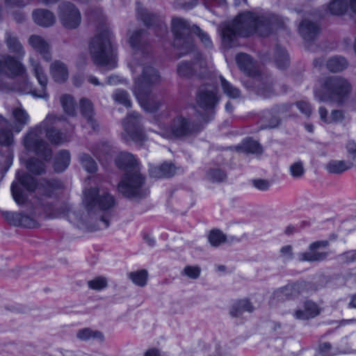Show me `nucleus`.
I'll list each match as a JSON object with an SVG mask.
<instances>
[{"label":"nucleus","mask_w":356,"mask_h":356,"mask_svg":"<svg viewBox=\"0 0 356 356\" xmlns=\"http://www.w3.org/2000/svg\"><path fill=\"white\" fill-rule=\"evenodd\" d=\"M276 17L262 13L246 11L238 14L232 22L221 25L220 31L225 47L236 45L238 36L249 37L254 33L265 37L269 35Z\"/></svg>","instance_id":"nucleus-1"},{"label":"nucleus","mask_w":356,"mask_h":356,"mask_svg":"<svg viewBox=\"0 0 356 356\" xmlns=\"http://www.w3.org/2000/svg\"><path fill=\"white\" fill-rule=\"evenodd\" d=\"M115 163L119 168L127 170L118 184L119 192L131 199L145 197L149 194V190L145 186V178L139 172L138 163L134 155L122 152L115 159Z\"/></svg>","instance_id":"nucleus-2"},{"label":"nucleus","mask_w":356,"mask_h":356,"mask_svg":"<svg viewBox=\"0 0 356 356\" xmlns=\"http://www.w3.org/2000/svg\"><path fill=\"white\" fill-rule=\"evenodd\" d=\"M83 204L88 215L100 222L97 225L87 227L88 231L106 229L109 226L112 209L116 204L112 195L97 188H90L85 191Z\"/></svg>","instance_id":"nucleus-3"},{"label":"nucleus","mask_w":356,"mask_h":356,"mask_svg":"<svg viewBox=\"0 0 356 356\" xmlns=\"http://www.w3.org/2000/svg\"><path fill=\"white\" fill-rule=\"evenodd\" d=\"M113 39V34L110 27L104 24L98 29L89 44L90 54L94 63L107 70L116 67Z\"/></svg>","instance_id":"nucleus-4"},{"label":"nucleus","mask_w":356,"mask_h":356,"mask_svg":"<svg viewBox=\"0 0 356 356\" xmlns=\"http://www.w3.org/2000/svg\"><path fill=\"white\" fill-rule=\"evenodd\" d=\"M64 120H65V118L63 115L48 114L40 124L31 128L25 135L23 139L24 147L29 151L34 152L45 160L50 159L52 154L51 150L49 145L42 138L43 127H47L49 124H55L58 121Z\"/></svg>","instance_id":"nucleus-5"},{"label":"nucleus","mask_w":356,"mask_h":356,"mask_svg":"<svg viewBox=\"0 0 356 356\" xmlns=\"http://www.w3.org/2000/svg\"><path fill=\"white\" fill-rule=\"evenodd\" d=\"M322 87V91L315 92V97L319 102H333L338 104H342L352 90L348 80L340 76L326 78Z\"/></svg>","instance_id":"nucleus-6"},{"label":"nucleus","mask_w":356,"mask_h":356,"mask_svg":"<svg viewBox=\"0 0 356 356\" xmlns=\"http://www.w3.org/2000/svg\"><path fill=\"white\" fill-rule=\"evenodd\" d=\"M201 129L202 126L199 123L177 115L172 120L169 126L161 127L159 134L168 139H183L197 134Z\"/></svg>","instance_id":"nucleus-7"},{"label":"nucleus","mask_w":356,"mask_h":356,"mask_svg":"<svg viewBox=\"0 0 356 356\" xmlns=\"http://www.w3.org/2000/svg\"><path fill=\"white\" fill-rule=\"evenodd\" d=\"M182 17H174L171 20L172 31L175 35L174 44L180 50L181 56L194 51L195 45L192 38L193 26Z\"/></svg>","instance_id":"nucleus-8"},{"label":"nucleus","mask_w":356,"mask_h":356,"mask_svg":"<svg viewBox=\"0 0 356 356\" xmlns=\"http://www.w3.org/2000/svg\"><path fill=\"white\" fill-rule=\"evenodd\" d=\"M153 56L149 60L141 59L139 64L143 66L142 73L134 80L133 86V92H137L140 89L141 92L152 91V88L160 84L161 82V76L159 72L153 66L147 63L152 61Z\"/></svg>","instance_id":"nucleus-9"},{"label":"nucleus","mask_w":356,"mask_h":356,"mask_svg":"<svg viewBox=\"0 0 356 356\" xmlns=\"http://www.w3.org/2000/svg\"><path fill=\"white\" fill-rule=\"evenodd\" d=\"M124 130L127 134L126 140H132L136 143H142L146 138L142 124V116L136 111L129 113L122 120Z\"/></svg>","instance_id":"nucleus-10"},{"label":"nucleus","mask_w":356,"mask_h":356,"mask_svg":"<svg viewBox=\"0 0 356 356\" xmlns=\"http://www.w3.org/2000/svg\"><path fill=\"white\" fill-rule=\"evenodd\" d=\"M129 43L134 50L136 59L152 58V50L147 40V32L143 29H138L130 33Z\"/></svg>","instance_id":"nucleus-11"},{"label":"nucleus","mask_w":356,"mask_h":356,"mask_svg":"<svg viewBox=\"0 0 356 356\" xmlns=\"http://www.w3.org/2000/svg\"><path fill=\"white\" fill-rule=\"evenodd\" d=\"M312 288V284L305 282H298L289 284L273 292L270 303L274 304L275 301H284L298 297Z\"/></svg>","instance_id":"nucleus-12"},{"label":"nucleus","mask_w":356,"mask_h":356,"mask_svg":"<svg viewBox=\"0 0 356 356\" xmlns=\"http://www.w3.org/2000/svg\"><path fill=\"white\" fill-rule=\"evenodd\" d=\"M26 76L24 66L13 56L3 54L0 55V76L13 78L17 76ZM4 86L0 83V90H3Z\"/></svg>","instance_id":"nucleus-13"},{"label":"nucleus","mask_w":356,"mask_h":356,"mask_svg":"<svg viewBox=\"0 0 356 356\" xmlns=\"http://www.w3.org/2000/svg\"><path fill=\"white\" fill-rule=\"evenodd\" d=\"M58 17L63 26L69 29L77 28L81 23L79 10L70 2H64L59 6Z\"/></svg>","instance_id":"nucleus-14"},{"label":"nucleus","mask_w":356,"mask_h":356,"mask_svg":"<svg viewBox=\"0 0 356 356\" xmlns=\"http://www.w3.org/2000/svg\"><path fill=\"white\" fill-rule=\"evenodd\" d=\"M195 100L203 110H213L219 102L218 90L211 85L202 86L197 92Z\"/></svg>","instance_id":"nucleus-15"},{"label":"nucleus","mask_w":356,"mask_h":356,"mask_svg":"<svg viewBox=\"0 0 356 356\" xmlns=\"http://www.w3.org/2000/svg\"><path fill=\"white\" fill-rule=\"evenodd\" d=\"M329 245L328 241H317L309 245L308 251L298 254V260L302 262H318L324 261L328 256L326 252H319L318 249L325 248Z\"/></svg>","instance_id":"nucleus-16"},{"label":"nucleus","mask_w":356,"mask_h":356,"mask_svg":"<svg viewBox=\"0 0 356 356\" xmlns=\"http://www.w3.org/2000/svg\"><path fill=\"white\" fill-rule=\"evenodd\" d=\"M136 11L138 18L140 19L145 25L147 26H155L158 28L160 32L157 33L158 35H162L167 33V26L163 19L159 16L150 13L146 8H143L139 2L136 3Z\"/></svg>","instance_id":"nucleus-17"},{"label":"nucleus","mask_w":356,"mask_h":356,"mask_svg":"<svg viewBox=\"0 0 356 356\" xmlns=\"http://www.w3.org/2000/svg\"><path fill=\"white\" fill-rule=\"evenodd\" d=\"M47 198L41 200L40 204L47 216L51 218H58L66 216L69 212L68 207L57 200L50 198V195H45Z\"/></svg>","instance_id":"nucleus-18"},{"label":"nucleus","mask_w":356,"mask_h":356,"mask_svg":"<svg viewBox=\"0 0 356 356\" xmlns=\"http://www.w3.org/2000/svg\"><path fill=\"white\" fill-rule=\"evenodd\" d=\"M140 105L147 112L154 113L159 110L161 102V99L152 91L141 92L140 89L137 92H134Z\"/></svg>","instance_id":"nucleus-19"},{"label":"nucleus","mask_w":356,"mask_h":356,"mask_svg":"<svg viewBox=\"0 0 356 356\" xmlns=\"http://www.w3.org/2000/svg\"><path fill=\"white\" fill-rule=\"evenodd\" d=\"M29 61L32 67V72L41 86V89L38 90H34L31 93L35 97L47 99L48 97V94L46 90L48 82L47 76L44 72L42 66L38 61L35 60L33 58H30Z\"/></svg>","instance_id":"nucleus-20"},{"label":"nucleus","mask_w":356,"mask_h":356,"mask_svg":"<svg viewBox=\"0 0 356 356\" xmlns=\"http://www.w3.org/2000/svg\"><path fill=\"white\" fill-rule=\"evenodd\" d=\"M299 33L305 40L312 41L319 35L321 27L316 22L304 19L299 25Z\"/></svg>","instance_id":"nucleus-21"},{"label":"nucleus","mask_w":356,"mask_h":356,"mask_svg":"<svg viewBox=\"0 0 356 356\" xmlns=\"http://www.w3.org/2000/svg\"><path fill=\"white\" fill-rule=\"evenodd\" d=\"M235 60L238 68L247 75L254 77L257 74L255 63L248 54L239 53L236 55Z\"/></svg>","instance_id":"nucleus-22"},{"label":"nucleus","mask_w":356,"mask_h":356,"mask_svg":"<svg viewBox=\"0 0 356 356\" xmlns=\"http://www.w3.org/2000/svg\"><path fill=\"white\" fill-rule=\"evenodd\" d=\"M303 309H298L293 313L296 319L305 321L316 317L320 314L318 306L311 300H307L304 302Z\"/></svg>","instance_id":"nucleus-23"},{"label":"nucleus","mask_w":356,"mask_h":356,"mask_svg":"<svg viewBox=\"0 0 356 356\" xmlns=\"http://www.w3.org/2000/svg\"><path fill=\"white\" fill-rule=\"evenodd\" d=\"M4 42L10 52L17 55L19 58L25 54L24 47L17 35L10 30L6 31Z\"/></svg>","instance_id":"nucleus-24"},{"label":"nucleus","mask_w":356,"mask_h":356,"mask_svg":"<svg viewBox=\"0 0 356 356\" xmlns=\"http://www.w3.org/2000/svg\"><path fill=\"white\" fill-rule=\"evenodd\" d=\"M29 44L38 52H39L43 58L49 61L51 56L49 51V45L47 41L40 35H32L29 38Z\"/></svg>","instance_id":"nucleus-25"},{"label":"nucleus","mask_w":356,"mask_h":356,"mask_svg":"<svg viewBox=\"0 0 356 356\" xmlns=\"http://www.w3.org/2000/svg\"><path fill=\"white\" fill-rule=\"evenodd\" d=\"M252 83L254 90L259 96L264 98H268L277 94L269 79H266L261 80L259 78H254Z\"/></svg>","instance_id":"nucleus-26"},{"label":"nucleus","mask_w":356,"mask_h":356,"mask_svg":"<svg viewBox=\"0 0 356 356\" xmlns=\"http://www.w3.org/2000/svg\"><path fill=\"white\" fill-rule=\"evenodd\" d=\"M177 168L172 163H163L161 165L149 169V175L154 178L171 177L176 173Z\"/></svg>","instance_id":"nucleus-27"},{"label":"nucleus","mask_w":356,"mask_h":356,"mask_svg":"<svg viewBox=\"0 0 356 356\" xmlns=\"http://www.w3.org/2000/svg\"><path fill=\"white\" fill-rule=\"evenodd\" d=\"M80 110L81 115L87 120L91 128L94 131H97L98 124L94 118V108L92 103L88 99H81L80 100Z\"/></svg>","instance_id":"nucleus-28"},{"label":"nucleus","mask_w":356,"mask_h":356,"mask_svg":"<svg viewBox=\"0 0 356 356\" xmlns=\"http://www.w3.org/2000/svg\"><path fill=\"white\" fill-rule=\"evenodd\" d=\"M33 18L37 24L44 27L52 26L56 21L54 15L51 12L44 9L34 10Z\"/></svg>","instance_id":"nucleus-29"},{"label":"nucleus","mask_w":356,"mask_h":356,"mask_svg":"<svg viewBox=\"0 0 356 356\" xmlns=\"http://www.w3.org/2000/svg\"><path fill=\"white\" fill-rule=\"evenodd\" d=\"M254 309V307L248 299H241L233 302L229 314L232 317H239L244 312L252 313Z\"/></svg>","instance_id":"nucleus-30"},{"label":"nucleus","mask_w":356,"mask_h":356,"mask_svg":"<svg viewBox=\"0 0 356 356\" xmlns=\"http://www.w3.org/2000/svg\"><path fill=\"white\" fill-rule=\"evenodd\" d=\"M50 72L54 81L58 83L65 82L69 76L66 65L59 60H56L51 63Z\"/></svg>","instance_id":"nucleus-31"},{"label":"nucleus","mask_w":356,"mask_h":356,"mask_svg":"<svg viewBox=\"0 0 356 356\" xmlns=\"http://www.w3.org/2000/svg\"><path fill=\"white\" fill-rule=\"evenodd\" d=\"M76 338L81 341L97 340L103 342L105 339L103 332L99 330H92L90 327H84L79 330L76 333Z\"/></svg>","instance_id":"nucleus-32"},{"label":"nucleus","mask_w":356,"mask_h":356,"mask_svg":"<svg viewBox=\"0 0 356 356\" xmlns=\"http://www.w3.org/2000/svg\"><path fill=\"white\" fill-rule=\"evenodd\" d=\"M13 115L17 122V124L15 126L14 129L15 132H19L24 128L25 125H26L29 120V115L26 113V111L21 108L16 107L13 110Z\"/></svg>","instance_id":"nucleus-33"},{"label":"nucleus","mask_w":356,"mask_h":356,"mask_svg":"<svg viewBox=\"0 0 356 356\" xmlns=\"http://www.w3.org/2000/svg\"><path fill=\"white\" fill-rule=\"evenodd\" d=\"M348 65L346 59L339 56L331 57L326 63V67L328 70L334 73L344 70L347 68Z\"/></svg>","instance_id":"nucleus-34"},{"label":"nucleus","mask_w":356,"mask_h":356,"mask_svg":"<svg viewBox=\"0 0 356 356\" xmlns=\"http://www.w3.org/2000/svg\"><path fill=\"white\" fill-rule=\"evenodd\" d=\"M127 277L134 284L144 287L147 284L149 274L146 269H140L129 273Z\"/></svg>","instance_id":"nucleus-35"},{"label":"nucleus","mask_w":356,"mask_h":356,"mask_svg":"<svg viewBox=\"0 0 356 356\" xmlns=\"http://www.w3.org/2000/svg\"><path fill=\"white\" fill-rule=\"evenodd\" d=\"M352 163L346 161L332 160L325 165V169L332 174H341L351 168Z\"/></svg>","instance_id":"nucleus-36"},{"label":"nucleus","mask_w":356,"mask_h":356,"mask_svg":"<svg viewBox=\"0 0 356 356\" xmlns=\"http://www.w3.org/2000/svg\"><path fill=\"white\" fill-rule=\"evenodd\" d=\"M70 162V152L67 150L60 151L56 157L54 165L55 171L58 172L64 171L69 165Z\"/></svg>","instance_id":"nucleus-37"},{"label":"nucleus","mask_w":356,"mask_h":356,"mask_svg":"<svg viewBox=\"0 0 356 356\" xmlns=\"http://www.w3.org/2000/svg\"><path fill=\"white\" fill-rule=\"evenodd\" d=\"M60 102L66 114L70 116L76 115V102L72 95L67 94L61 95Z\"/></svg>","instance_id":"nucleus-38"},{"label":"nucleus","mask_w":356,"mask_h":356,"mask_svg":"<svg viewBox=\"0 0 356 356\" xmlns=\"http://www.w3.org/2000/svg\"><path fill=\"white\" fill-rule=\"evenodd\" d=\"M14 143V136L10 128V122L8 125H0V145L10 146Z\"/></svg>","instance_id":"nucleus-39"},{"label":"nucleus","mask_w":356,"mask_h":356,"mask_svg":"<svg viewBox=\"0 0 356 356\" xmlns=\"http://www.w3.org/2000/svg\"><path fill=\"white\" fill-rule=\"evenodd\" d=\"M237 149L243 152L251 154H261L263 152L262 147L255 140L250 139L245 140L241 146H238Z\"/></svg>","instance_id":"nucleus-40"},{"label":"nucleus","mask_w":356,"mask_h":356,"mask_svg":"<svg viewBox=\"0 0 356 356\" xmlns=\"http://www.w3.org/2000/svg\"><path fill=\"white\" fill-rule=\"evenodd\" d=\"M52 124H49L47 127H43V130L46 131V136L48 140L54 144L59 145L65 141L66 139L63 134L58 129L51 127Z\"/></svg>","instance_id":"nucleus-41"},{"label":"nucleus","mask_w":356,"mask_h":356,"mask_svg":"<svg viewBox=\"0 0 356 356\" xmlns=\"http://www.w3.org/2000/svg\"><path fill=\"white\" fill-rule=\"evenodd\" d=\"M208 241L213 247H219L227 242V236L220 229H214L209 232Z\"/></svg>","instance_id":"nucleus-42"},{"label":"nucleus","mask_w":356,"mask_h":356,"mask_svg":"<svg viewBox=\"0 0 356 356\" xmlns=\"http://www.w3.org/2000/svg\"><path fill=\"white\" fill-rule=\"evenodd\" d=\"M348 0H333L328 6V9L332 15H343L348 10Z\"/></svg>","instance_id":"nucleus-43"},{"label":"nucleus","mask_w":356,"mask_h":356,"mask_svg":"<svg viewBox=\"0 0 356 356\" xmlns=\"http://www.w3.org/2000/svg\"><path fill=\"white\" fill-rule=\"evenodd\" d=\"M195 71H197L196 65L193 66V63H191L188 61H181L177 64V72L179 76L182 77H188L195 74Z\"/></svg>","instance_id":"nucleus-44"},{"label":"nucleus","mask_w":356,"mask_h":356,"mask_svg":"<svg viewBox=\"0 0 356 356\" xmlns=\"http://www.w3.org/2000/svg\"><path fill=\"white\" fill-rule=\"evenodd\" d=\"M220 80L222 91L227 97L236 99L241 96L240 90L227 81L223 76H220Z\"/></svg>","instance_id":"nucleus-45"},{"label":"nucleus","mask_w":356,"mask_h":356,"mask_svg":"<svg viewBox=\"0 0 356 356\" xmlns=\"http://www.w3.org/2000/svg\"><path fill=\"white\" fill-rule=\"evenodd\" d=\"M275 62L280 69H284L289 65V58L286 50L280 46L276 47Z\"/></svg>","instance_id":"nucleus-46"},{"label":"nucleus","mask_w":356,"mask_h":356,"mask_svg":"<svg viewBox=\"0 0 356 356\" xmlns=\"http://www.w3.org/2000/svg\"><path fill=\"white\" fill-rule=\"evenodd\" d=\"M17 177L20 184L29 191H33L35 189L36 181L32 176L24 172L21 175V172H18Z\"/></svg>","instance_id":"nucleus-47"},{"label":"nucleus","mask_w":356,"mask_h":356,"mask_svg":"<svg viewBox=\"0 0 356 356\" xmlns=\"http://www.w3.org/2000/svg\"><path fill=\"white\" fill-rule=\"evenodd\" d=\"M112 97L115 102L120 104L127 108L131 107L129 95L126 90L118 89L113 92Z\"/></svg>","instance_id":"nucleus-48"},{"label":"nucleus","mask_w":356,"mask_h":356,"mask_svg":"<svg viewBox=\"0 0 356 356\" xmlns=\"http://www.w3.org/2000/svg\"><path fill=\"white\" fill-rule=\"evenodd\" d=\"M88 287L95 291H101L108 286V280L103 276H97L94 279L88 281Z\"/></svg>","instance_id":"nucleus-49"},{"label":"nucleus","mask_w":356,"mask_h":356,"mask_svg":"<svg viewBox=\"0 0 356 356\" xmlns=\"http://www.w3.org/2000/svg\"><path fill=\"white\" fill-rule=\"evenodd\" d=\"M79 160L82 166L88 172H95L97 170V163L90 155L82 154L80 155Z\"/></svg>","instance_id":"nucleus-50"},{"label":"nucleus","mask_w":356,"mask_h":356,"mask_svg":"<svg viewBox=\"0 0 356 356\" xmlns=\"http://www.w3.org/2000/svg\"><path fill=\"white\" fill-rule=\"evenodd\" d=\"M26 168L33 174L40 175L44 172V163L35 158L26 161Z\"/></svg>","instance_id":"nucleus-51"},{"label":"nucleus","mask_w":356,"mask_h":356,"mask_svg":"<svg viewBox=\"0 0 356 356\" xmlns=\"http://www.w3.org/2000/svg\"><path fill=\"white\" fill-rule=\"evenodd\" d=\"M207 178L212 182H221L226 179V173L220 169H211L207 173Z\"/></svg>","instance_id":"nucleus-52"},{"label":"nucleus","mask_w":356,"mask_h":356,"mask_svg":"<svg viewBox=\"0 0 356 356\" xmlns=\"http://www.w3.org/2000/svg\"><path fill=\"white\" fill-rule=\"evenodd\" d=\"M336 259L339 264H347L356 260V250H351L337 256Z\"/></svg>","instance_id":"nucleus-53"},{"label":"nucleus","mask_w":356,"mask_h":356,"mask_svg":"<svg viewBox=\"0 0 356 356\" xmlns=\"http://www.w3.org/2000/svg\"><path fill=\"white\" fill-rule=\"evenodd\" d=\"M289 172L293 178H300L303 177L305 172L303 163L302 161H297L292 163L289 167Z\"/></svg>","instance_id":"nucleus-54"},{"label":"nucleus","mask_w":356,"mask_h":356,"mask_svg":"<svg viewBox=\"0 0 356 356\" xmlns=\"http://www.w3.org/2000/svg\"><path fill=\"white\" fill-rule=\"evenodd\" d=\"M22 213L4 211L2 215L7 222L13 226L18 227L20 225L19 221Z\"/></svg>","instance_id":"nucleus-55"},{"label":"nucleus","mask_w":356,"mask_h":356,"mask_svg":"<svg viewBox=\"0 0 356 356\" xmlns=\"http://www.w3.org/2000/svg\"><path fill=\"white\" fill-rule=\"evenodd\" d=\"M200 273L201 268L198 266H186L181 271V275L196 280L200 277Z\"/></svg>","instance_id":"nucleus-56"},{"label":"nucleus","mask_w":356,"mask_h":356,"mask_svg":"<svg viewBox=\"0 0 356 356\" xmlns=\"http://www.w3.org/2000/svg\"><path fill=\"white\" fill-rule=\"evenodd\" d=\"M193 33L197 35L202 44L207 48L212 47V42L209 35L204 32L199 26H193Z\"/></svg>","instance_id":"nucleus-57"},{"label":"nucleus","mask_w":356,"mask_h":356,"mask_svg":"<svg viewBox=\"0 0 356 356\" xmlns=\"http://www.w3.org/2000/svg\"><path fill=\"white\" fill-rule=\"evenodd\" d=\"M265 124L263 125V129H273L277 127L280 122V118L277 115L270 116V113H266L263 117Z\"/></svg>","instance_id":"nucleus-58"},{"label":"nucleus","mask_w":356,"mask_h":356,"mask_svg":"<svg viewBox=\"0 0 356 356\" xmlns=\"http://www.w3.org/2000/svg\"><path fill=\"white\" fill-rule=\"evenodd\" d=\"M11 191L15 201L19 205H22L26 202V197L24 195L22 191L18 187L17 184L13 183L11 186Z\"/></svg>","instance_id":"nucleus-59"},{"label":"nucleus","mask_w":356,"mask_h":356,"mask_svg":"<svg viewBox=\"0 0 356 356\" xmlns=\"http://www.w3.org/2000/svg\"><path fill=\"white\" fill-rule=\"evenodd\" d=\"M110 152L111 147L106 143L97 145L93 149V153L99 160H101L102 157L108 155Z\"/></svg>","instance_id":"nucleus-60"},{"label":"nucleus","mask_w":356,"mask_h":356,"mask_svg":"<svg viewBox=\"0 0 356 356\" xmlns=\"http://www.w3.org/2000/svg\"><path fill=\"white\" fill-rule=\"evenodd\" d=\"M195 65L197 69V71H195V74L200 76H204L207 72V65L206 61L200 54L197 55L196 60L193 63V66Z\"/></svg>","instance_id":"nucleus-61"},{"label":"nucleus","mask_w":356,"mask_h":356,"mask_svg":"<svg viewBox=\"0 0 356 356\" xmlns=\"http://www.w3.org/2000/svg\"><path fill=\"white\" fill-rule=\"evenodd\" d=\"M252 185L259 191H266L270 188L269 181L264 179H254L251 180Z\"/></svg>","instance_id":"nucleus-62"},{"label":"nucleus","mask_w":356,"mask_h":356,"mask_svg":"<svg viewBox=\"0 0 356 356\" xmlns=\"http://www.w3.org/2000/svg\"><path fill=\"white\" fill-rule=\"evenodd\" d=\"M20 225L19 227H24L26 228H34L38 226L37 222L31 217L22 213V218L19 221Z\"/></svg>","instance_id":"nucleus-63"},{"label":"nucleus","mask_w":356,"mask_h":356,"mask_svg":"<svg viewBox=\"0 0 356 356\" xmlns=\"http://www.w3.org/2000/svg\"><path fill=\"white\" fill-rule=\"evenodd\" d=\"M299 110L307 116H309L312 113V107L310 104L305 101H300L296 103Z\"/></svg>","instance_id":"nucleus-64"}]
</instances>
